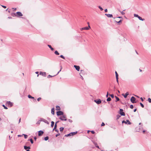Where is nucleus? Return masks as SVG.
<instances>
[{
  "mask_svg": "<svg viewBox=\"0 0 151 151\" xmlns=\"http://www.w3.org/2000/svg\"><path fill=\"white\" fill-rule=\"evenodd\" d=\"M117 18H122V17H117Z\"/></svg>",
  "mask_w": 151,
  "mask_h": 151,
  "instance_id": "nucleus-61",
  "label": "nucleus"
},
{
  "mask_svg": "<svg viewBox=\"0 0 151 151\" xmlns=\"http://www.w3.org/2000/svg\"><path fill=\"white\" fill-rule=\"evenodd\" d=\"M49 139V137L48 136H46L44 138V139L45 141L48 140Z\"/></svg>",
  "mask_w": 151,
  "mask_h": 151,
  "instance_id": "nucleus-27",
  "label": "nucleus"
},
{
  "mask_svg": "<svg viewBox=\"0 0 151 151\" xmlns=\"http://www.w3.org/2000/svg\"><path fill=\"white\" fill-rule=\"evenodd\" d=\"M116 80L117 82L118 83V77L116 78Z\"/></svg>",
  "mask_w": 151,
  "mask_h": 151,
  "instance_id": "nucleus-50",
  "label": "nucleus"
},
{
  "mask_svg": "<svg viewBox=\"0 0 151 151\" xmlns=\"http://www.w3.org/2000/svg\"><path fill=\"white\" fill-rule=\"evenodd\" d=\"M96 147L98 148L99 149V147L98 145H96Z\"/></svg>",
  "mask_w": 151,
  "mask_h": 151,
  "instance_id": "nucleus-59",
  "label": "nucleus"
},
{
  "mask_svg": "<svg viewBox=\"0 0 151 151\" xmlns=\"http://www.w3.org/2000/svg\"><path fill=\"white\" fill-rule=\"evenodd\" d=\"M41 99V98L40 97L37 99V100L38 101H39Z\"/></svg>",
  "mask_w": 151,
  "mask_h": 151,
  "instance_id": "nucleus-48",
  "label": "nucleus"
},
{
  "mask_svg": "<svg viewBox=\"0 0 151 151\" xmlns=\"http://www.w3.org/2000/svg\"><path fill=\"white\" fill-rule=\"evenodd\" d=\"M129 95V93L128 92H127L125 94H122V95L124 96V98H126L127 97V96Z\"/></svg>",
  "mask_w": 151,
  "mask_h": 151,
  "instance_id": "nucleus-18",
  "label": "nucleus"
},
{
  "mask_svg": "<svg viewBox=\"0 0 151 151\" xmlns=\"http://www.w3.org/2000/svg\"><path fill=\"white\" fill-rule=\"evenodd\" d=\"M140 104L142 107L143 108L144 107V106L141 103H140Z\"/></svg>",
  "mask_w": 151,
  "mask_h": 151,
  "instance_id": "nucleus-38",
  "label": "nucleus"
},
{
  "mask_svg": "<svg viewBox=\"0 0 151 151\" xmlns=\"http://www.w3.org/2000/svg\"><path fill=\"white\" fill-rule=\"evenodd\" d=\"M30 141L32 144H33V141L32 139H30Z\"/></svg>",
  "mask_w": 151,
  "mask_h": 151,
  "instance_id": "nucleus-41",
  "label": "nucleus"
},
{
  "mask_svg": "<svg viewBox=\"0 0 151 151\" xmlns=\"http://www.w3.org/2000/svg\"><path fill=\"white\" fill-rule=\"evenodd\" d=\"M58 122H56L55 123V124L54 126V129H53V130H54L55 129H56L57 125V123Z\"/></svg>",
  "mask_w": 151,
  "mask_h": 151,
  "instance_id": "nucleus-20",
  "label": "nucleus"
},
{
  "mask_svg": "<svg viewBox=\"0 0 151 151\" xmlns=\"http://www.w3.org/2000/svg\"><path fill=\"white\" fill-rule=\"evenodd\" d=\"M108 10H107V9H106L105 10V12H107Z\"/></svg>",
  "mask_w": 151,
  "mask_h": 151,
  "instance_id": "nucleus-56",
  "label": "nucleus"
},
{
  "mask_svg": "<svg viewBox=\"0 0 151 151\" xmlns=\"http://www.w3.org/2000/svg\"><path fill=\"white\" fill-rule=\"evenodd\" d=\"M60 134L59 133H58L56 135V137H57L58 136L60 135Z\"/></svg>",
  "mask_w": 151,
  "mask_h": 151,
  "instance_id": "nucleus-51",
  "label": "nucleus"
},
{
  "mask_svg": "<svg viewBox=\"0 0 151 151\" xmlns=\"http://www.w3.org/2000/svg\"><path fill=\"white\" fill-rule=\"evenodd\" d=\"M64 128L63 127H60V131L61 132H62Z\"/></svg>",
  "mask_w": 151,
  "mask_h": 151,
  "instance_id": "nucleus-32",
  "label": "nucleus"
},
{
  "mask_svg": "<svg viewBox=\"0 0 151 151\" xmlns=\"http://www.w3.org/2000/svg\"><path fill=\"white\" fill-rule=\"evenodd\" d=\"M76 135V132H71L68 134H66L65 135V136L68 137V136H71L73 135Z\"/></svg>",
  "mask_w": 151,
  "mask_h": 151,
  "instance_id": "nucleus-3",
  "label": "nucleus"
},
{
  "mask_svg": "<svg viewBox=\"0 0 151 151\" xmlns=\"http://www.w3.org/2000/svg\"><path fill=\"white\" fill-rule=\"evenodd\" d=\"M6 104L10 107H11L13 105L12 103L10 101H8L6 102Z\"/></svg>",
  "mask_w": 151,
  "mask_h": 151,
  "instance_id": "nucleus-14",
  "label": "nucleus"
},
{
  "mask_svg": "<svg viewBox=\"0 0 151 151\" xmlns=\"http://www.w3.org/2000/svg\"><path fill=\"white\" fill-rule=\"evenodd\" d=\"M14 15L15 16H22V14L20 12H17L16 13H14Z\"/></svg>",
  "mask_w": 151,
  "mask_h": 151,
  "instance_id": "nucleus-4",
  "label": "nucleus"
},
{
  "mask_svg": "<svg viewBox=\"0 0 151 151\" xmlns=\"http://www.w3.org/2000/svg\"><path fill=\"white\" fill-rule=\"evenodd\" d=\"M137 111V109H135L134 110V112H135L136 111Z\"/></svg>",
  "mask_w": 151,
  "mask_h": 151,
  "instance_id": "nucleus-60",
  "label": "nucleus"
},
{
  "mask_svg": "<svg viewBox=\"0 0 151 151\" xmlns=\"http://www.w3.org/2000/svg\"><path fill=\"white\" fill-rule=\"evenodd\" d=\"M12 9H14V11L15 10H16V8H13Z\"/></svg>",
  "mask_w": 151,
  "mask_h": 151,
  "instance_id": "nucleus-63",
  "label": "nucleus"
},
{
  "mask_svg": "<svg viewBox=\"0 0 151 151\" xmlns=\"http://www.w3.org/2000/svg\"><path fill=\"white\" fill-rule=\"evenodd\" d=\"M115 97L116 99V101H115L116 102L119 100V99L118 97L115 96Z\"/></svg>",
  "mask_w": 151,
  "mask_h": 151,
  "instance_id": "nucleus-25",
  "label": "nucleus"
},
{
  "mask_svg": "<svg viewBox=\"0 0 151 151\" xmlns=\"http://www.w3.org/2000/svg\"><path fill=\"white\" fill-rule=\"evenodd\" d=\"M108 95H109V93L108 92H107V94L106 95V97L107 98L108 97Z\"/></svg>",
  "mask_w": 151,
  "mask_h": 151,
  "instance_id": "nucleus-47",
  "label": "nucleus"
},
{
  "mask_svg": "<svg viewBox=\"0 0 151 151\" xmlns=\"http://www.w3.org/2000/svg\"><path fill=\"white\" fill-rule=\"evenodd\" d=\"M11 138H12V137H10V136H9V140H11Z\"/></svg>",
  "mask_w": 151,
  "mask_h": 151,
  "instance_id": "nucleus-55",
  "label": "nucleus"
},
{
  "mask_svg": "<svg viewBox=\"0 0 151 151\" xmlns=\"http://www.w3.org/2000/svg\"><path fill=\"white\" fill-rule=\"evenodd\" d=\"M40 74L42 75L43 76H46V73L45 72H40Z\"/></svg>",
  "mask_w": 151,
  "mask_h": 151,
  "instance_id": "nucleus-16",
  "label": "nucleus"
},
{
  "mask_svg": "<svg viewBox=\"0 0 151 151\" xmlns=\"http://www.w3.org/2000/svg\"><path fill=\"white\" fill-rule=\"evenodd\" d=\"M115 74L116 78L118 77V74L116 71H115Z\"/></svg>",
  "mask_w": 151,
  "mask_h": 151,
  "instance_id": "nucleus-33",
  "label": "nucleus"
},
{
  "mask_svg": "<svg viewBox=\"0 0 151 151\" xmlns=\"http://www.w3.org/2000/svg\"><path fill=\"white\" fill-rule=\"evenodd\" d=\"M40 121L43 122L47 124H49L48 122L46 119H43V118H41L40 120Z\"/></svg>",
  "mask_w": 151,
  "mask_h": 151,
  "instance_id": "nucleus-7",
  "label": "nucleus"
},
{
  "mask_svg": "<svg viewBox=\"0 0 151 151\" xmlns=\"http://www.w3.org/2000/svg\"><path fill=\"white\" fill-rule=\"evenodd\" d=\"M47 46L51 49V50L52 51L54 49L50 45H47Z\"/></svg>",
  "mask_w": 151,
  "mask_h": 151,
  "instance_id": "nucleus-24",
  "label": "nucleus"
},
{
  "mask_svg": "<svg viewBox=\"0 0 151 151\" xmlns=\"http://www.w3.org/2000/svg\"><path fill=\"white\" fill-rule=\"evenodd\" d=\"M60 67H61V69H60V70H59V71L58 72V73L55 75H54V76H52L51 75H49L48 76H47V78H50V77H54L56 75H57L61 71V69H62V66H60Z\"/></svg>",
  "mask_w": 151,
  "mask_h": 151,
  "instance_id": "nucleus-9",
  "label": "nucleus"
},
{
  "mask_svg": "<svg viewBox=\"0 0 151 151\" xmlns=\"http://www.w3.org/2000/svg\"><path fill=\"white\" fill-rule=\"evenodd\" d=\"M28 96V97L29 98V99H30V98H31V99H34V97H33L31 95H29Z\"/></svg>",
  "mask_w": 151,
  "mask_h": 151,
  "instance_id": "nucleus-30",
  "label": "nucleus"
},
{
  "mask_svg": "<svg viewBox=\"0 0 151 151\" xmlns=\"http://www.w3.org/2000/svg\"><path fill=\"white\" fill-rule=\"evenodd\" d=\"M55 109H54L53 108L51 109V113L52 114H54L55 113Z\"/></svg>",
  "mask_w": 151,
  "mask_h": 151,
  "instance_id": "nucleus-21",
  "label": "nucleus"
},
{
  "mask_svg": "<svg viewBox=\"0 0 151 151\" xmlns=\"http://www.w3.org/2000/svg\"><path fill=\"white\" fill-rule=\"evenodd\" d=\"M148 101L149 103H151V99L150 98H149L148 99Z\"/></svg>",
  "mask_w": 151,
  "mask_h": 151,
  "instance_id": "nucleus-37",
  "label": "nucleus"
},
{
  "mask_svg": "<svg viewBox=\"0 0 151 151\" xmlns=\"http://www.w3.org/2000/svg\"><path fill=\"white\" fill-rule=\"evenodd\" d=\"M105 124L104 122H102L101 124V126H103L105 125Z\"/></svg>",
  "mask_w": 151,
  "mask_h": 151,
  "instance_id": "nucleus-44",
  "label": "nucleus"
},
{
  "mask_svg": "<svg viewBox=\"0 0 151 151\" xmlns=\"http://www.w3.org/2000/svg\"><path fill=\"white\" fill-rule=\"evenodd\" d=\"M55 53L57 55H59V52H58L57 51H55Z\"/></svg>",
  "mask_w": 151,
  "mask_h": 151,
  "instance_id": "nucleus-29",
  "label": "nucleus"
},
{
  "mask_svg": "<svg viewBox=\"0 0 151 151\" xmlns=\"http://www.w3.org/2000/svg\"><path fill=\"white\" fill-rule=\"evenodd\" d=\"M24 148L25 150H27V149H30V147H27L26 146H24Z\"/></svg>",
  "mask_w": 151,
  "mask_h": 151,
  "instance_id": "nucleus-22",
  "label": "nucleus"
},
{
  "mask_svg": "<svg viewBox=\"0 0 151 151\" xmlns=\"http://www.w3.org/2000/svg\"><path fill=\"white\" fill-rule=\"evenodd\" d=\"M105 15H106L107 17H113V15L111 14H106Z\"/></svg>",
  "mask_w": 151,
  "mask_h": 151,
  "instance_id": "nucleus-17",
  "label": "nucleus"
},
{
  "mask_svg": "<svg viewBox=\"0 0 151 151\" xmlns=\"http://www.w3.org/2000/svg\"><path fill=\"white\" fill-rule=\"evenodd\" d=\"M24 138L25 139H26L27 138V135H26V134H24Z\"/></svg>",
  "mask_w": 151,
  "mask_h": 151,
  "instance_id": "nucleus-45",
  "label": "nucleus"
},
{
  "mask_svg": "<svg viewBox=\"0 0 151 151\" xmlns=\"http://www.w3.org/2000/svg\"><path fill=\"white\" fill-rule=\"evenodd\" d=\"M60 57L61 58H63V59H65V57L63 56V55H61Z\"/></svg>",
  "mask_w": 151,
  "mask_h": 151,
  "instance_id": "nucleus-40",
  "label": "nucleus"
},
{
  "mask_svg": "<svg viewBox=\"0 0 151 151\" xmlns=\"http://www.w3.org/2000/svg\"><path fill=\"white\" fill-rule=\"evenodd\" d=\"M80 69V66H79L76 65V70L79 71Z\"/></svg>",
  "mask_w": 151,
  "mask_h": 151,
  "instance_id": "nucleus-19",
  "label": "nucleus"
},
{
  "mask_svg": "<svg viewBox=\"0 0 151 151\" xmlns=\"http://www.w3.org/2000/svg\"><path fill=\"white\" fill-rule=\"evenodd\" d=\"M140 99L142 101H144V100L142 97H141L140 98Z\"/></svg>",
  "mask_w": 151,
  "mask_h": 151,
  "instance_id": "nucleus-54",
  "label": "nucleus"
},
{
  "mask_svg": "<svg viewBox=\"0 0 151 151\" xmlns=\"http://www.w3.org/2000/svg\"><path fill=\"white\" fill-rule=\"evenodd\" d=\"M81 72L79 73V75L80 76V78L82 79V80H83V78L82 76V75L84 73V71L83 70H81Z\"/></svg>",
  "mask_w": 151,
  "mask_h": 151,
  "instance_id": "nucleus-5",
  "label": "nucleus"
},
{
  "mask_svg": "<svg viewBox=\"0 0 151 151\" xmlns=\"http://www.w3.org/2000/svg\"><path fill=\"white\" fill-rule=\"evenodd\" d=\"M2 106L4 107V108L5 109H8V108L6 107L4 105H3Z\"/></svg>",
  "mask_w": 151,
  "mask_h": 151,
  "instance_id": "nucleus-39",
  "label": "nucleus"
},
{
  "mask_svg": "<svg viewBox=\"0 0 151 151\" xmlns=\"http://www.w3.org/2000/svg\"><path fill=\"white\" fill-rule=\"evenodd\" d=\"M44 133V132L41 130L38 132V135L39 136H41Z\"/></svg>",
  "mask_w": 151,
  "mask_h": 151,
  "instance_id": "nucleus-15",
  "label": "nucleus"
},
{
  "mask_svg": "<svg viewBox=\"0 0 151 151\" xmlns=\"http://www.w3.org/2000/svg\"><path fill=\"white\" fill-rule=\"evenodd\" d=\"M51 127H53V126H54V122L53 121H52V122H51Z\"/></svg>",
  "mask_w": 151,
  "mask_h": 151,
  "instance_id": "nucleus-28",
  "label": "nucleus"
},
{
  "mask_svg": "<svg viewBox=\"0 0 151 151\" xmlns=\"http://www.w3.org/2000/svg\"><path fill=\"white\" fill-rule=\"evenodd\" d=\"M134 17H137L139 20L142 21H144L145 20L144 19L142 18L141 17L139 16L138 14H134Z\"/></svg>",
  "mask_w": 151,
  "mask_h": 151,
  "instance_id": "nucleus-1",
  "label": "nucleus"
},
{
  "mask_svg": "<svg viewBox=\"0 0 151 151\" xmlns=\"http://www.w3.org/2000/svg\"><path fill=\"white\" fill-rule=\"evenodd\" d=\"M56 110H60V107L58 106H56Z\"/></svg>",
  "mask_w": 151,
  "mask_h": 151,
  "instance_id": "nucleus-23",
  "label": "nucleus"
},
{
  "mask_svg": "<svg viewBox=\"0 0 151 151\" xmlns=\"http://www.w3.org/2000/svg\"><path fill=\"white\" fill-rule=\"evenodd\" d=\"M34 138V139H35V140H36V137H35Z\"/></svg>",
  "mask_w": 151,
  "mask_h": 151,
  "instance_id": "nucleus-64",
  "label": "nucleus"
},
{
  "mask_svg": "<svg viewBox=\"0 0 151 151\" xmlns=\"http://www.w3.org/2000/svg\"><path fill=\"white\" fill-rule=\"evenodd\" d=\"M90 28V26L89 25L88 27H85L81 28V30H88Z\"/></svg>",
  "mask_w": 151,
  "mask_h": 151,
  "instance_id": "nucleus-13",
  "label": "nucleus"
},
{
  "mask_svg": "<svg viewBox=\"0 0 151 151\" xmlns=\"http://www.w3.org/2000/svg\"><path fill=\"white\" fill-rule=\"evenodd\" d=\"M98 8L100 9L101 11H102L103 10V9L100 6H99Z\"/></svg>",
  "mask_w": 151,
  "mask_h": 151,
  "instance_id": "nucleus-34",
  "label": "nucleus"
},
{
  "mask_svg": "<svg viewBox=\"0 0 151 151\" xmlns=\"http://www.w3.org/2000/svg\"><path fill=\"white\" fill-rule=\"evenodd\" d=\"M59 118L62 121H66L67 120L66 116L64 115H63L60 116Z\"/></svg>",
  "mask_w": 151,
  "mask_h": 151,
  "instance_id": "nucleus-2",
  "label": "nucleus"
},
{
  "mask_svg": "<svg viewBox=\"0 0 151 151\" xmlns=\"http://www.w3.org/2000/svg\"><path fill=\"white\" fill-rule=\"evenodd\" d=\"M130 108L132 109H133V106L132 105H131L130 106Z\"/></svg>",
  "mask_w": 151,
  "mask_h": 151,
  "instance_id": "nucleus-46",
  "label": "nucleus"
},
{
  "mask_svg": "<svg viewBox=\"0 0 151 151\" xmlns=\"http://www.w3.org/2000/svg\"><path fill=\"white\" fill-rule=\"evenodd\" d=\"M109 96H111L112 98H114V96L113 94H109Z\"/></svg>",
  "mask_w": 151,
  "mask_h": 151,
  "instance_id": "nucleus-35",
  "label": "nucleus"
},
{
  "mask_svg": "<svg viewBox=\"0 0 151 151\" xmlns=\"http://www.w3.org/2000/svg\"><path fill=\"white\" fill-rule=\"evenodd\" d=\"M121 117V116L119 115H117L116 116L117 117V119H119L120 117Z\"/></svg>",
  "mask_w": 151,
  "mask_h": 151,
  "instance_id": "nucleus-36",
  "label": "nucleus"
},
{
  "mask_svg": "<svg viewBox=\"0 0 151 151\" xmlns=\"http://www.w3.org/2000/svg\"><path fill=\"white\" fill-rule=\"evenodd\" d=\"M122 20H120L119 21L117 22V21H116V22L117 23H120V22H122Z\"/></svg>",
  "mask_w": 151,
  "mask_h": 151,
  "instance_id": "nucleus-43",
  "label": "nucleus"
},
{
  "mask_svg": "<svg viewBox=\"0 0 151 151\" xmlns=\"http://www.w3.org/2000/svg\"><path fill=\"white\" fill-rule=\"evenodd\" d=\"M125 10H124L122 11H120V12L122 15H124L125 14V13L124 12V11Z\"/></svg>",
  "mask_w": 151,
  "mask_h": 151,
  "instance_id": "nucleus-26",
  "label": "nucleus"
},
{
  "mask_svg": "<svg viewBox=\"0 0 151 151\" xmlns=\"http://www.w3.org/2000/svg\"><path fill=\"white\" fill-rule=\"evenodd\" d=\"M54 130H55V131H56L57 132H58V130L57 129H55Z\"/></svg>",
  "mask_w": 151,
  "mask_h": 151,
  "instance_id": "nucleus-57",
  "label": "nucleus"
},
{
  "mask_svg": "<svg viewBox=\"0 0 151 151\" xmlns=\"http://www.w3.org/2000/svg\"><path fill=\"white\" fill-rule=\"evenodd\" d=\"M57 115L58 116H60L61 115H63V111H58L57 112Z\"/></svg>",
  "mask_w": 151,
  "mask_h": 151,
  "instance_id": "nucleus-11",
  "label": "nucleus"
},
{
  "mask_svg": "<svg viewBox=\"0 0 151 151\" xmlns=\"http://www.w3.org/2000/svg\"><path fill=\"white\" fill-rule=\"evenodd\" d=\"M106 100L107 101H111V99L110 97H109Z\"/></svg>",
  "mask_w": 151,
  "mask_h": 151,
  "instance_id": "nucleus-31",
  "label": "nucleus"
},
{
  "mask_svg": "<svg viewBox=\"0 0 151 151\" xmlns=\"http://www.w3.org/2000/svg\"><path fill=\"white\" fill-rule=\"evenodd\" d=\"M69 121L70 122H72V121L71 120H70V119H69Z\"/></svg>",
  "mask_w": 151,
  "mask_h": 151,
  "instance_id": "nucleus-62",
  "label": "nucleus"
},
{
  "mask_svg": "<svg viewBox=\"0 0 151 151\" xmlns=\"http://www.w3.org/2000/svg\"><path fill=\"white\" fill-rule=\"evenodd\" d=\"M21 118H20L19 120V123H20V122H21Z\"/></svg>",
  "mask_w": 151,
  "mask_h": 151,
  "instance_id": "nucleus-58",
  "label": "nucleus"
},
{
  "mask_svg": "<svg viewBox=\"0 0 151 151\" xmlns=\"http://www.w3.org/2000/svg\"><path fill=\"white\" fill-rule=\"evenodd\" d=\"M40 121H38L37 123V124H40Z\"/></svg>",
  "mask_w": 151,
  "mask_h": 151,
  "instance_id": "nucleus-53",
  "label": "nucleus"
},
{
  "mask_svg": "<svg viewBox=\"0 0 151 151\" xmlns=\"http://www.w3.org/2000/svg\"><path fill=\"white\" fill-rule=\"evenodd\" d=\"M135 100L136 99L133 96H132L130 99L131 101L133 103H134L136 102L135 101Z\"/></svg>",
  "mask_w": 151,
  "mask_h": 151,
  "instance_id": "nucleus-8",
  "label": "nucleus"
},
{
  "mask_svg": "<svg viewBox=\"0 0 151 151\" xmlns=\"http://www.w3.org/2000/svg\"><path fill=\"white\" fill-rule=\"evenodd\" d=\"M93 143L94 144V145H95V147L97 145V143L95 142H93Z\"/></svg>",
  "mask_w": 151,
  "mask_h": 151,
  "instance_id": "nucleus-42",
  "label": "nucleus"
},
{
  "mask_svg": "<svg viewBox=\"0 0 151 151\" xmlns=\"http://www.w3.org/2000/svg\"><path fill=\"white\" fill-rule=\"evenodd\" d=\"M120 113H119L121 116H124L125 115L124 113L123 112V110L121 109H120Z\"/></svg>",
  "mask_w": 151,
  "mask_h": 151,
  "instance_id": "nucleus-12",
  "label": "nucleus"
},
{
  "mask_svg": "<svg viewBox=\"0 0 151 151\" xmlns=\"http://www.w3.org/2000/svg\"><path fill=\"white\" fill-rule=\"evenodd\" d=\"M94 101L97 104H99L101 103V100L100 99L95 100Z\"/></svg>",
  "mask_w": 151,
  "mask_h": 151,
  "instance_id": "nucleus-10",
  "label": "nucleus"
},
{
  "mask_svg": "<svg viewBox=\"0 0 151 151\" xmlns=\"http://www.w3.org/2000/svg\"><path fill=\"white\" fill-rule=\"evenodd\" d=\"M1 6L4 8H6V6H4L1 5Z\"/></svg>",
  "mask_w": 151,
  "mask_h": 151,
  "instance_id": "nucleus-52",
  "label": "nucleus"
},
{
  "mask_svg": "<svg viewBox=\"0 0 151 151\" xmlns=\"http://www.w3.org/2000/svg\"><path fill=\"white\" fill-rule=\"evenodd\" d=\"M122 123H124L126 124H130L131 123L130 122L129 120H127L126 121L123 120L122 122Z\"/></svg>",
  "mask_w": 151,
  "mask_h": 151,
  "instance_id": "nucleus-6",
  "label": "nucleus"
},
{
  "mask_svg": "<svg viewBox=\"0 0 151 151\" xmlns=\"http://www.w3.org/2000/svg\"><path fill=\"white\" fill-rule=\"evenodd\" d=\"M91 133L92 134H94V133H95L94 131H93V130L91 131Z\"/></svg>",
  "mask_w": 151,
  "mask_h": 151,
  "instance_id": "nucleus-49",
  "label": "nucleus"
}]
</instances>
